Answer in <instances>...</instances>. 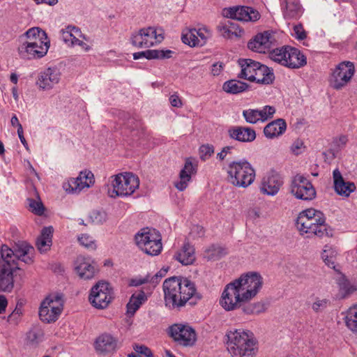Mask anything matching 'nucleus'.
<instances>
[{
    "instance_id": "obj_56",
    "label": "nucleus",
    "mask_w": 357,
    "mask_h": 357,
    "mask_svg": "<svg viewBox=\"0 0 357 357\" xmlns=\"http://www.w3.org/2000/svg\"><path fill=\"white\" fill-rule=\"evenodd\" d=\"M329 304L330 301L326 298H317L316 301L313 303L312 308L315 312H319L325 310Z\"/></svg>"
},
{
    "instance_id": "obj_39",
    "label": "nucleus",
    "mask_w": 357,
    "mask_h": 357,
    "mask_svg": "<svg viewBox=\"0 0 357 357\" xmlns=\"http://www.w3.org/2000/svg\"><path fill=\"white\" fill-rule=\"evenodd\" d=\"M321 259L327 266L335 269V250L333 245H324L321 252Z\"/></svg>"
},
{
    "instance_id": "obj_4",
    "label": "nucleus",
    "mask_w": 357,
    "mask_h": 357,
    "mask_svg": "<svg viewBox=\"0 0 357 357\" xmlns=\"http://www.w3.org/2000/svg\"><path fill=\"white\" fill-rule=\"evenodd\" d=\"M227 173L229 182L236 187L247 188L255 178L254 168L245 160L230 162Z\"/></svg>"
},
{
    "instance_id": "obj_17",
    "label": "nucleus",
    "mask_w": 357,
    "mask_h": 357,
    "mask_svg": "<svg viewBox=\"0 0 357 357\" xmlns=\"http://www.w3.org/2000/svg\"><path fill=\"white\" fill-rule=\"evenodd\" d=\"M226 16L238 21L255 22L259 19L260 15L258 11L251 7L237 6L229 8Z\"/></svg>"
},
{
    "instance_id": "obj_51",
    "label": "nucleus",
    "mask_w": 357,
    "mask_h": 357,
    "mask_svg": "<svg viewBox=\"0 0 357 357\" xmlns=\"http://www.w3.org/2000/svg\"><path fill=\"white\" fill-rule=\"evenodd\" d=\"M29 206L30 208V211L38 215H41L43 214L45 211V207L43 204V203L40 201H36L33 199H29Z\"/></svg>"
},
{
    "instance_id": "obj_28",
    "label": "nucleus",
    "mask_w": 357,
    "mask_h": 357,
    "mask_svg": "<svg viewBox=\"0 0 357 357\" xmlns=\"http://www.w3.org/2000/svg\"><path fill=\"white\" fill-rule=\"evenodd\" d=\"M174 258L183 265L192 264L195 260L194 247L188 242L185 243L181 250L175 255Z\"/></svg>"
},
{
    "instance_id": "obj_64",
    "label": "nucleus",
    "mask_w": 357,
    "mask_h": 357,
    "mask_svg": "<svg viewBox=\"0 0 357 357\" xmlns=\"http://www.w3.org/2000/svg\"><path fill=\"white\" fill-rule=\"evenodd\" d=\"M303 146V142L301 139H296L294 141V142L292 144L291 146V151L296 154L298 155L301 153V149Z\"/></svg>"
},
{
    "instance_id": "obj_11",
    "label": "nucleus",
    "mask_w": 357,
    "mask_h": 357,
    "mask_svg": "<svg viewBox=\"0 0 357 357\" xmlns=\"http://www.w3.org/2000/svg\"><path fill=\"white\" fill-rule=\"evenodd\" d=\"M235 284L233 281L227 284L222 293L220 305L227 311L241 308L243 303L246 302Z\"/></svg>"
},
{
    "instance_id": "obj_33",
    "label": "nucleus",
    "mask_w": 357,
    "mask_h": 357,
    "mask_svg": "<svg viewBox=\"0 0 357 357\" xmlns=\"http://www.w3.org/2000/svg\"><path fill=\"white\" fill-rule=\"evenodd\" d=\"M25 35L28 39L26 42L37 43L39 45L50 46V41L47 39L46 33L38 27L29 29Z\"/></svg>"
},
{
    "instance_id": "obj_34",
    "label": "nucleus",
    "mask_w": 357,
    "mask_h": 357,
    "mask_svg": "<svg viewBox=\"0 0 357 357\" xmlns=\"http://www.w3.org/2000/svg\"><path fill=\"white\" fill-rule=\"evenodd\" d=\"M218 29L221 35L225 38H238L243 33V31L239 28L238 24L230 21L219 26Z\"/></svg>"
},
{
    "instance_id": "obj_47",
    "label": "nucleus",
    "mask_w": 357,
    "mask_h": 357,
    "mask_svg": "<svg viewBox=\"0 0 357 357\" xmlns=\"http://www.w3.org/2000/svg\"><path fill=\"white\" fill-rule=\"evenodd\" d=\"M284 50H287V48H284V47H282L280 48H276L275 50H273L269 54L270 58L275 62H277L284 66L287 63V60L284 59V57H285V53H284Z\"/></svg>"
},
{
    "instance_id": "obj_7",
    "label": "nucleus",
    "mask_w": 357,
    "mask_h": 357,
    "mask_svg": "<svg viewBox=\"0 0 357 357\" xmlns=\"http://www.w3.org/2000/svg\"><path fill=\"white\" fill-rule=\"evenodd\" d=\"M113 188L108 190L110 197L131 195L139 185L137 176L132 173L119 174L112 176Z\"/></svg>"
},
{
    "instance_id": "obj_16",
    "label": "nucleus",
    "mask_w": 357,
    "mask_h": 357,
    "mask_svg": "<svg viewBox=\"0 0 357 357\" xmlns=\"http://www.w3.org/2000/svg\"><path fill=\"white\" fill-rule=\"evenodd\" d=\"M75 271L81 279L91 280L98 273L99 268L91 258L80 255L75 261Z\"/></svg>"
},
{
    "instance_id": "obj_6",
    "label": "nucleus",
    "mask_w": 357,
    "mask_h": 357,
    "mask_svg": "<svg viewBox=\"0 0 357 357\" xmlns=\"http://www.w3.org/2000/svg\"><path fill=\"white\" fill-rule=\"evenodd\" d=\"M239 289L242 298L249 302L259 292L263 286V278L257 272H248L242 274L233 281Z\"/></svg>"
},
{
    "instance_id": "obj_62",
    "label": "nucleus",
    "mask_w": 357,
    "mask_h": 357,
    "mask_svg": "<svg viewBox=\"0 0 357 357\" xmlns=\"http://www.w3.org/2000/svg\"><path fill=\"white\" fill-rule=\"evenodd\" d=\"M169 102L174 107H181L183 102L177 94H173L169 97Z\"/></svg>"
},
{
    "instance_id": "obj_23",
    "label": "nucleus",
    "mask_w": 357,
    "mask_h": 357,
    "mask_svg": "<svg viewBox=\"0 0 357 357\" xmlns=\"http://www.w3.org/2000/svg\"><path fill=\"white\" fill-rule=\"evenodd\" d=\"M197 173V165H193L190 158L185 160V165L179 173V181L174 183L175 188L179 191H183L191 181L192 175Z\"/></svg>"
},
{
    "instance_id": "obj_53",
    "label": "nucleus",
    "mask_w": 357,
    "mask_h": 357,
    "mask_svg": "<svg viewBox=\"0 0 357 357\" xmlns=\"http://www.w3.org/2000/svg\"><path fill=\"white\" fill-rule=\"evenodd\" d=\"M248 47L255 52L259 53H265L266 50L265 47L262 45L261 42L259 40H257V37L255 36L253 40H250L248 43Z\"/></svg>"
},
{
    "instance_id": "obj_42",
    "label": "nucleus",
    "mask_w": 357,
    "mask_h": 357,
    "mask_svg": "<svg viewBox=\"0 0 357 357\" xmlns=\"http://www.w3.org/2000/svg\"><path fill=\"white\" fill-rule=\"evenodd\" d=\"M243 312L246 314H259L265 311L264 304L261 302L250 303H243L241 307Z\"/></svg>"
},
{
    "instance_id": "obj_32",
    "label": "nucleus",
    "mask_w": 357,
    "mask_h": 357,
    "mask_svg": "<svg viewBox=\"0 0 357 357\" xmlns=\"http://www.w3.org/2000/svg\"><path fill=\"white\" fill-rule=\"evenodd\" d=\"M52 227H44L42 229L40 236L36 240V246L40 252L50 249L52 245Z\"/></svg>"
},
{
    "instance_id": "obj_37",
    "label": "nucleus",
    "mask_w": 357,
    "mask_h": 357,
    "mask_svg": "<svg viewBox=\"0 0 357 357\" xmlns=\"http://www.w3.org/2000/svg\"><path fill=\"white\" fill-rule=\"evenodd\" d=\"M45 304L48 305L51 310L60 315L63 307V301L59 294H52L47 296L45 300Z\"/></svg>"
},
{
    "instance_id": "obj_19",
    "label": "nucleus",
    "mask_w": 357,
    "mask_h": 357,
    "mask_svg": "<svg viewBox=\"0 0 357 357\" xmlns=\"http://www.w3.org/2000/svg\"><path fill=\"white\" fill-rule=\"evenodd\" d=\"M49 47V45H39L37 43L25 42L18 50L23 58L32 59L44 56L47 54Z\"/></svg>"
},
{
    "instance_id": "obj_13",
    "label": "nucleus",
    "mask_w": 357,
    "mask_h": 357,
    "mask_svg": "<svg viewBox=\"0 0 357 357\" xmlns=\"http://www.w3.org/2000/svg\"><path fill=\"white\" fill-rule=\"evenodd\" d=\"M169 334L175 342L185 347L192 346L196 341L195 330L188 325L174 324L169 328Z\"/></svg>"
},
{
    "instance_id": "obj_29",
    "label": "nucleus",
    "mask_w": 357,
    "mask_h": 357,
    "mask_svg": "<svg viewBox=\"0 0 357 357\" xmlns=\"http://www.w3.org/2000/svg\"><path fill=\"white\" fill-rule=\"evenodd\" d=\"M274 79L275 76L273 70L261 63L255 73L251 82L262 84H270L273 83Z\"/></svg>"
},
{
    "instance_id": "obj_49",
    "label": "nucleus",
    "mask_w": 357,
    "mask_h": 357,
    "mask_svg": "<svg viewBox=\"0 0 357 357\" xmlns=\"http://www.w3.org/2000/svg\"><path fill=\"white\" fill-rule=\"evenodd\" d=\"M260 121L264 122L271 119L275 113V108L273 106L266 105L261 109H259Z\"/></svg>"
},
{
    "instance_id": "obj_1",
    "label": "nucleus",
    "mask_w": 357,
    "mask_h": 357,
    "mask_svg": "<svg viewBox=\"0 0 357 357\" xmlns=\"http://www.w3.org/2000/svg\"><path fill=\"white\" fill-rule=\"evenodd\" d=\"M165 305L172 309H179L190 299L200 300L194 282L186 278L171 277L163 282Z\"/></svg>"
},
{
    "instance_id": "obj_63",
    "label": "nucleus",
    "mask_w": 357,
    "mask_h": 357,
    "mask_svg": "<svg viewBox=\"0 0 357 357\" xmlns=\"http://www.w3.org/2000/svg\"><path fill=\"white\" fill-rule=\"evenodd\" d=\"M224 64L222 62H217L212 65L211 66V74L213 76L219 75L223 69Z\"/></svg>"
},
{
    "instance_id": "obj_54",
    "label": "nucleus",
    "mask_w": 357,
    "mask_h": 357,
    "mask_svg": "<svg viewBox=\"0 0 357 357\" xmlns=\"http://www.w3.org/2000/svg\"><path fill=\"white\" fill-rule=\"evenodd\" d=\"M78 241L79 243L85 248L93 250L96 248L95 241L88 234H82L78 238Z\"/></svg>"
},
{
    "instance_id": "obj_60",
    "label": "nucleus",
    "mask_w": 357,
    "mask_h": 357,
    "mask_svg": "<svg viewBox=\"0 0 357 357\" xmlns=\"http://www.w3.org/2000/svg\"><path fill=\"white\" fill-rule=\"evenodd\" d=\"M166 272V270L164 271L163 272L162 271H160L151 277L149 275V283H151L152 284H153V286L157 285L159 283L160 279L165 276Z\"/></svg>"
},
{
    "instance_id": "obj_12",
    "label": "nucleus",
    "mask_w": 357,
    "mask_h": 357,
    "mask_svg": "<svg viewBox=\"0 0 357 357\" xmlns=\"http://www.w3.org/2000/svg\"><path fill=\"white\" fill-rule=\"evenodd\" d=\"M291 192L296 198L303 200H312L316 196V190L312 184L300 174L294 177L291 185Z\"/></svg>"
},
{
    "instance_id": "obj_41",
    "label": "nucleus",
    "mask_w": 357,
    "mask_h": 357,
    "mask_svg": "<svg viewBox=\"0 0 357 357\" xmlns=\"http://www.w3.org/2000/svg\"><path fill=\"white\" fill-rule=\"evenodd\" d=\"M182 41L190 47L203 46V41L196 35V29H190L183 33Z\"/></svg>"
},
{
    "instance_id": "obj_45",
    "label": "nucleus",
    "mask_w": 357,
    "mask_h": 357,
    "mask_svg": "<svg viewBox=\"0 0 357 357\" xmlns=\"http://www.w3.org/2000/svg\"><path fill=\"white\" fill-rule=\"evenodd\" d=\"M301 9L300 4L296 1H286L285 10L284 16L286 18L296 17Z\"/></svg>"
},
{
    "instance_id": "obj_57",
    "label": "nucleus",
    "mask_w": 357,
    "mask_h": 357,
    "mask_svg": "<svg viewBox=\"0 0 357 357\" xmlns=\"http://www.w3.org/2000/svg\"><path fill=\"white\" fill-rule=\"evenodd\" d=\"M294 31L296 38L299 40H303L307 37L306 31L301 24L294 26Z\"/></svg>"
},
{
    "instance_id": "obj_18",
    "label": "nucleus",
    "mask_w": 357,
    "mask_h": 357,
    "mask_svg": "<svg viewBox=\"0 0 357 357\" xmlns=\"http://www.w3.org/2000/svg\"><path fill=\"white\" fill-rule=\"evenodd\" d=\"M355 73L354 63L342 61L336 66V90L346 86L351 79Z\"/></svg>"
},
{
    "instance_id": "obj_61",
    "label": "nucleus",
    "mask_w": 357,
    "mask_h": 357,
    "mask_svg": "<svg viewBox=\"0 0 357 357\" xmlns=\"http://www.w3.org/2000/svg\"><path fill=\"white\" fill-rule=\"evenodd\" d=\"M234 147L231 146H226L223 147L221 151L217 154V158L220 160H224L226 158L227 155L231 153Z\"/></svg>"
},
{
    "instance_id": "obj_48",
    "label": "nucleus",
    "mask_w": 357,
    "mask_h": 357,
    "mask_svg": "<svg viewBox=\"0 0 357 357\" xmlns=\"http://www.w3.org/2000/svg\"><path fill=\"white\" fill-rule=\"evenodd\" d=\"M259 109H248L243 110V116L247 123L255 124L260 121Z\"/></svg>"
},
{
    "instance_id": "obj_55",
    "label": "nucleus",
    "mask_w": 357,
    "mask_h": 357,
    "mask_svg": "<svg viewBox=\"0 0 357 357\" xmlns=\"http://www.w3.org/2000/svg\"><path fill=\"white\" fill-rule=\"evenodd\" d=\"M42 336L43 332L39 328L31 329L26 335L27 340L31 343L38 342L41 339Z\"/></svg>"
},
{
    "instance_id": "obj_9",
    "label": "nucleus",
    "mask_w": 357,
    "mask_h": 357,
    "mask_svg": "<svg viewBox=\"0 0 357 357\" xmlns=\"http://www.w3.org/2000/svg\"><path fill=\"white\" fill-rule=\"evenodd\" d=\"M164 39L163 31L156 29L154 27L141 29L138 33H133L130 40L133 46L137 48H148L157 43H160Z\"/></svg>"
},
{
    "instance_id": "obj_20",
    "label": "nucleus",
    "mask_w": 357,
    "mask_h": 357,
    "mask_svg": "<svg viewBox=\"0 0 357 357\" xmlns=\"http://www.w3.org/2000/svg\"><path fill=\"white\" fill-rule=\"evenodd\" d=\"M118 340L109 333H103L96 340L94 347L101 355L112 354L117 349Z\"/></svg>"
},
{
    "instance_id": "obj_58",
    "label": "nucleus",
    "mask_w": 357,
    "mask_h": 357,
    "mask_svg": "<svg viewBox=\"0 0 357 357\" xmlns=\"http://www.w3.org/2000/svg\"><path fill=\"white\" fill-rule=\"evenodd\" d=\"M133 349L139 355L143 354L146 357H153L151 349L144 345L135 344Z\"/></svg>"
},
{
    "instance_id": "obj_14",
    "label": "nucleus",
    "mask_w": 357,
    "mask_h": 357,
    "mask_svg": "<svg viewBox=\"0 0 357 357\" xmlns=\"http://www.w3.org/2000/svg\"><path fill=\"white\" fill-rule=\"evenodd\" d=\"M18 264L0 259V290L10 292L14 287V273L19 270Z\"/></svg>"
},
{
    "instance_id": "obj_2",
    "label": "nucleus",
    "mask_w": 357,
    "mask_h": 357,
    "mask_svg": "<svg viewBox=\"0 0 357 357\" xmlns=\"http://www.w3.org/2000/svg\"><path fill=\"white\" fill-rule=\"evenodd\" d=\"M296 226L301 235L307 234V237L331 238L334 235V229L326 224L324 214L312 208L299 213Z\"/></svg>"
},
{
    "instance_id": "obj_50",
    "label": "nucleus",
    "mask_w": 357,
    "mask_h": 357,
    "mask_svg": "<svg viewBox=\"0 0 357 357\" xmlns=\"http://www.w3.org/2000/svg\"><path fill=\"white\" fill-rule=\"evenodd\" d=\"M199 152L200 159L205 161L214 153V147L211 144H204L199 147Z\"/></svg>"
},
{
    "instance_id": "obj_22",
    "label": "nucleus",
    "mask_w": 357,
    "mask_h": 357,
    "mask_svg": "<svg viewBox=\"0 0 357 357\" xmlns=\"http://www.w3.org/2000/svg\"><path fill=\"white\" fill-rule=\"evenodd\" d=\"M282 183V180L278 174H270L263 178L260 191L264 195L273 196L278 192Z\"/></svg>"
},
{
    "instance_id": "obj_25",
    "label": "nucleus",
    "mask_w": 357,
    "mask_h": 357,
    "mask_svg": "<svg viewBox=\"0 0 357 357\" xmlns=\"http://www.w3.org/2000/svg\"><path fill=\"white\" fill-rule=\"evenodd\" d=\"M336 281L339 287L337 296L345 298L357 291L356 286L352 284L340 271L336 269Z\"/></svg>"
},
{
    "instance_id": "obj_52",
    "label": "nucleus",
    "mask_w": 357,
    "mask_h": 357,
    "mask_svg": "<svg viewBox=\"0 0 357 357\" xmlns=\"http://www.w3.org/2000/svg\"><path fill=\"white\" fill-rule=\"evenodd\" d=\"M256 37L257 40H259L260 42H261L262 45L264 47H265L266 50L271 48L273 40V36L271 33L265 31L262 33L257 34Z\"/></svg>"
},
{
    "instance_id": "obj_26",
    "label": "nucleus",
    "mask_w": 357,
    "mask_h": 357,
    "mask_svg": "<svg viewBox=\"0 0 357 357\" xmlns=\"http://www.w3.org/2000/svg\"><path fill=\"white\" fill-rule=\"evenodd\" d=\"M238 63L241 67L238 77L252 81L255 73L261 63L250 59H239Z\"/></svg>"
},
{
    "instance_id": "obj_5",
    "label": "nucleus",
    "mask_w": 357,
    "mask_h": 357,
    "mask_svg": "<svg viewBox=\"0 0 357 357\" xmlns=\"http://www.w3.org/2000/svg\"><path fill=\"white\" fill-rule=\"evenodd\" d=\"M135 240L137 245L149 255L156 256L162 251L161 235L155 229L146 227L140 229Z\"/></svg>"
},
{
    "instance_id": "obj_59",
    "label": "nucleus",
    "mask_w": 357,
    "mask_h": 357,
    "mask_svg": "<svg viewBox=\"0 0 357 357\" xmlns=\"http://www.w3.org/2000/svg\"><path fill=\"white\" fill-rule=\"evenodd\" d=\"M62 38L66 43H70L72 45H76L79 38L74 36L72 33H68V31H62Z\"/></svg>"
},
{
    "instance_id": "obj_44",
    "label": "nucleus",
    "mask_w": 357,
    "mask_h": 357,
    "mask_svg": "<svg viewBox=\"0 0 357 357\" xmlns=\"http://www.w3.org/2000/svg\"><path fill=\"white\" fill-rule=\"evenodd\" d=\"M173 52L172 50H149L146 51V58L147 59H169L172 57Z\"/></svg>"
},
{
    "instance_id": "obj_31",
    "label": "nucleus",
    "mask_w": 357,
    "mask_h": 357,
    "mask_svg": "<svg viewBox=\"0 0 357 357\" xmlns=\"http://www.w3.org/2000/svg\"><path fill=\"white\" fill-rule=\"evenodd\" d=\"M286 67L289 68H299L307 63L306 56L301 51L295 47L290 49V56L287 60Z\"/></svg>"
},
{
    "instance_id": "obj_43",
    "label": "nucleus",
    "mask_w": 357,
    "mask_h": 357,
    "mask_svg": "<svg viewBox=\"0 0 357 357\" xmlns=\"http://www.w3.org/2000/svg\"><path fill=\"white\" fill-rule=\"evenodd\" d=\"M205 253L206 257H207L208 260L218 259L226 254L224 248L215 245H211L209 246L205 250Z\"/></svg>"
},
{
    "instance_id": "obj_24",
    "label": "nucleus",
    "mask_w": 357,
    "mask_h": 357,
    "mask_svg": "<svg viewBox=\"0 0 357 357\" xmlns=\"http://www.w3.org/2000/svg\"><path fill=\"white\" fill-rule=\"evenodd\" d=\"M229 137L241 142H251L256 138L254 129L248 127L236 126L228 130Z\"/></svg>"
},
{
    "instance_id": "obj_15",
    "label": "nucleus",
    "mask_w": 357,
    "mask_h": 357,
    "mask_svg": "<svg viewBox=\"0 0 357 357\" xmlns=\"http://www.w3.org/2000/svg\"><path fill=\"white\" fill-rule=\"evenodd\" d=\"M94 183L93 174L89 170L82 171L76 178H70L63 188L68 193H79L84 188H89Z\"/></svg>"
},
{
    "instance_id": "obj_30",
    "label": "nucleus",
    "mask_w": 357,
    "mask_h": 357,
    "mask_svg": "<svg viewBox=\"0 0 357 357\" xmlns=\"http://www.w3.org/2000/svg\"><path fill=\"white\" fill-rule=\"evenodd\" d=\"M355 190L354 183L344 181L340 172L336 169V194L348 197Z\"/></svg>"
},
{
    "instance_id": "obj_46",
    "label": "nucleus",
    "mask_w": 357,
    "mask_h": 357,
    "mask_svg": "<svg viewBox=\"0 0 357 357\" xmlns=\"http://www.w3.org/2000/svg\"><path fill=\"white\" fill-rule=\"evenodd\" d=\"M89 218L93 224L102 225L107 221V214L103 211L94 210L89 213Z\"/></svg>"
},
{
    "instance_id": "obj_38",
    "label": "nucleus",
    "mask_w": 357,
    "mask_h": 357,
    "mask_svg": "<svg viewBox=\"0 0 357 357\" xmlns=\"http://www.w3.org/2000/svg\"><path fill=\"white\" fill-rule=\"evenodd\" d=\"M39 317L43 322L52 323L55 322L59 315L52 311L51 308L48 307V305H45V301H43L39 309Z\"/></svg>"
},
{
    "instance_id": "obj_21",
    "label": "nucleus",
    "mask_w": 357,
    "mask_h": 357,
    "mask_svg": "<svg viewBox=\"0 0 357 357\" xmlns=\"http://www.w3.org/2000/svg\"><path fill=\"white\" fill-rule=\"evenodd\" d=\"M60 77L61 73L57 68H48L40 73L36 84L40 89L48 90L59 83Z\"/></svg>"
},
{
    "instance_id": "obj_40",
    "label": "nucleus",
    "mask_w": 357,
    "mask_h": 357,
    "mask_svg": "<svg viewBox=\"0 0 357 357\" xmlns=\"http://www.w3.org/2000/svg\"><path fill=\"white\" fill-rule=\"evenodd\" d=\"M347 326L352 331H357V305H354L347 312L344 317Z\"/></svg>"
},
{
    "instance_id": "obj_3",
    "label": "nucleus",
    "mask_w": 357,
    "mask_h": 357,
    "mask_svg": "<svg viewBox=\"0 0 357 357\" xmlns=\"http://www.w3.org/2000/svg\"><path fill=\"white\" fill-rule=\"evenodd\" d=\"M227 337V350L232 357H254L257 354V342L252 333L236 330Z\"/></svg>"
},
{
    "instance_id": "obj_27",
    "label": "nucleus",
    "mask_w": 357,
    "mask_h": 357,
    "mask_svg": "<svg viewBox=\"0 0 357 357\" xmlns=\"http://www.w3.org/2000/svg\"><path fill=\"white\" fill-rule=\"evenodd\" d=\"M287 128L284 119H278L268 123L264 128V133L267 138L273 139L282 135Z\"/></svg>"
},
{
    "instance_id": "obj_35",
    "label": "nucleus",
    "mask_w": 357,
    "mask_h": 357,
    "mask_svg": "<svg viewBox=\"0 0 357 357\" xmlns=\"http://www.w3.org/2000/svg\"><path fill=\"white\" fill-rule=\"evenodd\" d=\"M146 300V296L143 291L132 294L126 305L127 313L133 315Z\"/></svg>"
},
{
    "instance_id": "obj_10",
    "label": "nucleus",
    "mask_w": 357,
    "mask_h": 357,
    "mask_svg": "<svg viewBox=\"0 0 357 357\" xmlns=\"http://www.w3.org/2000/svg\"><path fill=\"white\" fill-rule=\"evenodd\" d=\"M112 299L113 290L108 282L99 281L91 289L89 301L96 308H106Z\"/></svg>"
},
{
    "instance_id": "obj_36",
    "label": "nucleus",
    "mask_w": 357,
    "mask_h": 357,
    "mask_svg": "<svg viewBox=\"0 0 357 357\" xmlns=\"http://www.w3.org/2000/svg\"><path fill=\"white\" fill-rule=\"evenodd\" d=\"M249 85L236 79H230L225 82L222 85V89L227 93L237 94L246 91Z\"/></svg>"
},
{
    "instance_id": "obj_8",
    "label": "nucleus",
    "mask_w": 357,
    "mask_h": 357,
    "mask_svg": "<svg viewBox=\"0 0 357 357\" xmlns=\"http://www.w3.org/2000/svg\"><path fill=\"white\" fill-rule=\"evenodd\" d=\"M34 249L25 241H19L13 246L8 248L6 245H2L1 248L0 259L7 260L10 264H18L21 260L25 264H31L33 261L32 253Z\"/></svg>"
}]
</instances>
